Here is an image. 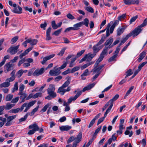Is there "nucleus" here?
Here are the masks:
<instances>
[{"mask_svg": "<svg viewBox=\"0 0 147 147\" xmlns=\"http://www.w3.org/2000/svg\"><path fill=\"white\" fill-rule=\"evenodd\" d=\"M147 63V62L145 61L140 64L138 66V68L141 70L142 67L145 65Z\"/></svg>", "mask_w": 147, "mask_h": 147, "instance_id": "57", "label": "nucleus"}, {"mask_svg": "<svg viewBox=\"0 0 147 147\" xmlns=\"http://www.w3.org/2000/svg\"><path fill=\"white\" fill-rule=\"evenodd\" d=\"M13 97V95L12 94H9L6 96L5 100L6 101H10L11 100Z\"/></svg>", "mask_w": 147, "mask_h": 147, "instance_id": "36", "label": "nucleus"}, {"mask_svg": "<svg viewBox=\"0 0 147 147\" xmlns=\"http://www.w3.org/2000/svg\"><path fill=\"white\" fill-rule=\"evenodd\" d=\"M51 30V28H49L47 30L46 38V39L47 40H49L51 39V37L50 36V34Z\"/></svg>", "mask_w": 147, "mask_h": 147, "instance_id": "23", "label": "nucleus"}, {"mask_svg": "<svg viewBox=\"0 0 147 147\" xmlns=\"http://www.w3.org/2000/svg\"><path fill=\"white\" fill-rule=\"evenodd\" d=\"M62 30V28L59 29L57 31H55L53 34V35H54L55 36L58 35L61 32Z\"/></svg>", "mask_w": 147, "mask_h": 147, "instance_id": "60", "label": "nucleus"}, {"mask_svg": "<svg viewBox=\"0 0 147 147\" xmlns=\"http://www.w3.org/2000/svg\"><path fill=\"white\" fill-rule=\"evenodd\" d=\"M142 30L141 28H135L128 34L130 37L132 36L134 38L138 35Z\"/></svg>", "mask_w": 147, "mask_h": 147, "instance_id": "5", "label": "nucleus"}, {"mask_svg": "<svg viewBox=\"0 0 147 147\" xmlns=\"http://www.w3.org/2000/svg\"><path fill=\"white\" fill-rule=\"evenodd\" d=\"M110 111L108 109L106 110V111L104 114V117L100 118L98 120L97 124V125L100 124L104 121L105 118L107 116V114L109 113Z\"/></svg>", "mask_w": 147, "mask_h": 147, "instance_id": "16", "label": "nucleus"}, {"mask_svg": "<svg viewBox=\"0 0 147 147\" xmlns=\"http://www.w3.org/2000/svg\"><path fill=\"white\" fill-rule=\"evenodd\" d=\"M101 128V126H100L97 129H96L95 131V132L93 134V138L94 139L96 137V136L97 134L98 133V132L100 131Z\"/></svg>", "mask_w": 147, "mask_h": 147, "instance_id": "35", "label": "nucleus"}, {"mask_svg": "<svg viewBox=\"0 0 147 147\" xmlns=\"http://www.w3.org/2000/svg\"><path fill=\"white\" fill-rule=\"evenodd\" d=\"M146 55V52L143 51L139 55V57L138 59V61L139 62H140L142 59L144 58Z\"/></svg>", "mask_w": 147, "mask_h": 147, "instance_id": "24", "label": "nucleus"}, {"mask_svg": "<svg viewBox=\"0 0 147 147\" xmlns=\"http://www.w3.org/2000/svg\"><path fill=\"white\" fill-rule=\"evenodd\" d=\"M96 54L93 53V54H91L89 53L88 54H86V55H87V61H90L95 56Z\"/></svg>", "mask_w": 147, "mask_h": 147, "instance_id": "19", "label": "nucleus"}, {"mask_svg": "<svg viewBox=\"0 0 147 147\" xmlns=\"http://www.w3.org/2000/svg\"><path fill=\"white\" fill-rule=\"evenodd\" d=\"M146 25H147V18L145 19L144 20L143 23L137 28H142L145 26Z\"/></svg>", "mask_w": 147, "mask_h": 147, "instance_id": "33", "label": "nucleus"}, {"mask_svg": "<svg viewBox=\"0 0 147 147\" xmlns=\"http://www.w3.org/2000/svg\"><path fill=\"white\" fill-rule=\"evenodd\" d=\"M20 97L19 96L13 99L11 102L13 103H16L17 102L18 100Z\"/></svg>", "mask_w": 147, "mask_h": 147, "instance_id": "62", "label": "nucleus"}, {"mask_svg": "<svg viewBox=\"0 0 147 147\" xmlns=\"http://www.w3.org/2000/svg\"><path fill=\"white\" fill-rule=\"evenodd\" d=\"M32 47H29L28 49L26 50L24 53L20 54L19 55L20 58L21 59H22L23 57L25 56L28 54V52L32 49Z\"/></svg>", "mask_w": 147, "mask_h": 147, "instance_id": "17", "label": "nucleus"}, {"mask_svg": "<svg viewBox=\"0 0 147 147\" xmlns=\"http://www.w3.org/2000/svg\"><path fill=\"white\" fill-rule=\"evenodd\" d=\"M47 93L49 95L51 96L52 98H54L57 95L56 93L54 91L47 92Z\"/></svg>", "mask_w": 147, "mask_h": 147, "instance_id": "39", "label": "nucleus"}, {"mask_svg": "<svg viewBox=\"0 0 147 147\" xmlns=\"http://www.w3.org/2000/svg\"><path fill=\"white\" fill-rule=\"evenodd\" d=\"M82 93L81 91H78L74 97H70L69 98L67 102L65 101H63V105L65 106V111H68L70 110V107L68 104L71 103L72 101L75 100Z\"/></svg>", "mask_w": 147, "mask_h": 147, "instance_id": "2", "label": "nucleus"}, {"mask_svg": "<svg viewBox=\"0 0 147 147\" xmlns=\"http://www.w3.org/2000/svg\"><path fill=\"white\" fill-rule=\"evenodd\" d=\"M14 65L12 63H11L9 62L6 63L4 66V68L6 69V72L5 73H7L8 72L13 69L14 68Z\"/></svg>", "mask_w": 147, "mask_h": 147, "instance_id": "8", "label": "nucleus"}, {"mask_svg": "<svg viewBox=\"0 0 147 147\" xmlns=\"http://www.w3.org/2000/svg\"><path fill=\"white\" fill-rule=\"evenodd\" d=\"M15 105V104H10V103H7L5 105V109L6 110L10 109L12 107H14Z\"/></svg>", "mask_w": 147, "mask_h": 147, "instance_id": "29", "label": "nucleus"}, {"mask_svg": "<svg viewBox=\"0 0 147 147\" xmlns=\"http://www.w3.org/2000/svg\"><path fill=\"white\" fill-rule=\"evenodd\" d=\"M94 63V62H91L89 63H87L86 64L82 66L81 67V69L82 70H83L84 69L86 68L88 66Z\"/></svg>", "mask_w": 147, "mask_h": 147, "instance_id": "32", "label": "nucleus"}, {"mask_svg": "<svg viewBox=\"0 0 147 147\" xmlns=\"http://www.w3.org/2000/svg\"><path fill=\"white\" fill-rule=\"evenodd\" d=\"M23 73V70H20L16 73V76L18 78L20 77Z\"/></svg>", "mask_w": 147, "mask_h": 147, "instance_id": "41", "label": "nucleus"}, {"mask_svg": "<svg viewBox=\"0 0 147 147\" xmlns=\"http://www.w3.org/2000/svg\"><path fill=\"white\" fill-rule=\"evenodd\" d=\"M17 115H12L8 117H7V120L11 121L15 118Z\"/></svg>", "mask_w": 147, "mask_h": 147, "instance_id": "51", "label": "nucleus"}, {"mask_svg": "<svg viewBox=\"0 0 147 147\" xmlns=\"http://www.w3.org/2000/svg\"><path fill=\"white\" fill-rule=\"evenodd\" d=\"M28 128L29 129L33 128V129L35 131H38L39 129L38 126L35 123H34L33 124L30 125L28 127Z\"/></svg>", "mask_w": 147, "mask_h": 147, "instance_id": "20", "label": "nucleus"}, {"mask_svg": "<svg viewBox=\"0 0 147 147\" xmlns=\"http://www.w3.org/2000/svg\"><path fill=\"white\" fill-rule=\"evenodd\" d=\"M26 61V59L25 58H22L20 60L18 63V66H20V65L23 63L24 62Z\"/></svg>", "mask_w": 147, "mask_h": 147, "instance_id": "56", "label": "nucleus"}, {"mask_svg": "<svg viewBox=\"0 0 147 147\" xmlns=\"http://www.w3.org/2000/svg\"><path fill=\"white\" fill-rule=\"evenodd\" d=\"M83 25L82 22H81L78 23L74 25V28H79V27L82 26Z\"/></svg>", "mask_w": 147, "mask_h": 147, "instance_id": "59", "label": "nucleus"}, {"mask_svg": "<svg viewBox=\"0 0 147 147\" xmlns=\"http://www.w3.org/2000/svg\"><path fill=\"white\" fill-rule=\"evenodd\" d=\"M80 67L76 66L73 68L71 71V73H73L74 72L80 69Z\"/></svg>", "mask_w": 147, "mask_h": 147, "instance_id": "58", "label": "nucleus"}, {"mask_svg": "<svg viewBox=\"0 0 147 147\" xmlns=\"http://www.w3.org/2000/svg\"><path fill=\"white\" fill-rule=\"evenodd\" d=\"M126 16V14H124L121 15L119 16L118 17V20H119V21H121L123 19H125V18Z\"/></svg>", "mask_w": 147, "mask_h": 147, "instance_id": "47", "label": "nucleus"}, {"mask_svg": "<svg viewBox=\"0 0 147 147\" xmlns=\"http://www.w3.org/2000/svg\"><path fill=\"white\" fill-rule=\"evenodd\" d=\"M113 39L112 38H109L104 43V45L105 46L104 47L103 51L107 53L108 51L113 47V44L112 45Z\"/></svg>", "mask_w": 147, "mask_h": 147, "instance_id": "4", "label": "nucleus"}, {"mask_svg": "<svg viewBox=\"0 0 147 147\" xmlns=\"http://www.w3.org/2000/svg\"><path fill=\"white\" fill-rule=\"evenodd\" d=\"M124 31L123 28H118L117 30V35L118 36L120 35Z\"/></svg>", "mask_w": 147, "mask_h": 147, "instance_id": "37", "label": "nucleus"}, {"mask_svg": "<svg viewBox=\"0 0 147 147\" xmlns=\"http://www.w3.org/2000/svg\"><path fill=\"white\" fill-rule=\"evenodd\" d=\"M36 101L34 100L28 103L26 102L24 103L21 106L20 108H19L16 109H12L9 111V112L10 113H17L20 111H22L24 109V107H26L25 109L24 110V112H26L30 108L33 106L35 103Z\"/></svg>", "mask_w": 147, "mask_h": 147, "instance_id": "1", "label": "nucleus"}, {"mask_svg": "<svg viewBox=\"0 0 147 147\" xmlns=\"http://www.w3.org/2000/svg\"><path fill=\"white\" fill-rule=\"evenodd\" d=\"M18 59V57L17 56L15 57L13 59L11 60L9 62L11 63H15L17 61V60Z\"/></svg>", "mask_w": 147, "mask_h": 147, "instance_id": "61", "label": "nucleus"}, {"mask_svg": "<svg viewBox=\"0 0 147 147\" xmlns=\"http://www.w3.org/2000/svg\"><path fill=\"white\" fill-rule=\"evenodd\" d=\"M71 126L69 125L62 126L59 127V129L62 131H68L71 129Z\"/></svg>", "mask_w": 147, "mask_h": 147, "instance_id": "18", "label": "nucleus"}, {"mask_svg": "<svg viewBox=\"0 0 147 147\" xmlns=\"http://www.w3.org/2000/svg\"><path fill=\"white\" fill-rule=\"evenodd\" d=\"M134 86H132L129 88V90L127 91L126 94L124 98H125V97L128 96L129 94L131 91L134 89Z\"/></svg>", "mask_w": 147, "mask_h": 147, "instance_id": "52", "label": "nucleus"}, {"mask_svg": "<svg viewBox=\"0 0 147 147\" xmlns=\"http://www.w3.org/2000/svg\"><path fill=\"white\" fill-rule=\"evenodd\" d=\"M18 94L19 95H20V99H21L20 103L24 102L25 101V99H26L27 98V95L26 93L24 92L18 93Z\"/></svg>", "mask_w": 147, "mask_h": 147, "instance_id": "15", "label": "nucleus"}, {"mask_svg": "<svg viewBox=\"0 0 147 147\" xmlns=\"http://www.w3.org/2000/svg\"><path fill=\"white\" fill-rule=\"evenodd\" d=\"M140 1L139 0H130L129 5L134 4H136V5H138Z\"/></svg>", "mask_w": 147, "mask_h": 147, "instance_id": "46", "label": "nucleus"}, {"mask_svg": "<svg viewBox=\"0 0 147 147\" xmlns=\"http://www.w3.org/2000/svg\"><path fill=\"white\" fill-rule=\"evenodd\" d=\"M98 46H97V44L96 45H94L92 49L94 51V53H97L99 50L100 49L98 47Z\"/></svg>", "mask_w": 147, "mask_h": 147, "instance_id": "38", "label": "nucleus"}, {"mask_svg": "<svg viewBox=\"0 0 147 147\" xmlns=\"http://www.w3.org/2000/svg\"><path fill=\"white\" fill-rule=\"evenodd\" d=\"M28 41L31 45H35L38 42V40L36 39H31L30 38L28 39Z\"/></svg>", "mask_w": 147, "mask_h": 147, "instance_id": "28", "label": "nucleus"}, {"mask_svg": "<svg viewBox=\"0 0 147 147\" xmlns=\"http://www.w3.org/2000/svg\"><path fill=\"white\" fill-rule=\"evenodd\" d=\"M84 9L88 12L93 13L94 12V9L90 6L85 7Z\"/></svg>", "mask_w": 147, "mask_h": 147, "instance_id": "31", "label": "nucleus"}, {"mask_svg": "<svg viewBox=\"0 0 147 147\" xmlns=\"http://www.w3.org/2000/svg\"><path fill=\"white\" fill-rule=\"evenodd\" d=\"M18 82H16L14 86L13 89L12 90V92L14 93V92L16 90H17L18 89Z\"/></svg>", "mask_w": 147, "mask_h": 147, "instance_id": "42", "label": "nucleus"}, {"mask_svg": "<svg viewBox=\"0 0 147 147\" xmlns=\"http://www.w3.org/2000/svg\"><path fill=\"white\" fill-rule=\"evenodd\" d=\"M39 106H37L30 113H28V114L30 116H32L33 115L35 112H36L38 109Z\"/></svg>", "mask_w": 147, "mask_h": 147, "instance_id": "34", "label": "nucleus"}, {"mask_svg": "<svg viewBox=\"0 0 147 147\" xmlns=\"http://www.w3.org/2000/svg\"><path fill=\"white\" fill-rule=\"evenodd\" d=\"M25 86L23 84H20V85L19 87V93H22L23 92V91L24 89Z\"/></svg>", "mask_w": 147, "mask_h": 147, "instance_id": "49", "label": "nucleus"}, {"mask_svg": "<svg viewBox=\"0 0 147 147\" xmlns=\"http://www.w3.org/2000/svg\"><path fill=\"white\" fill-rule=\"evenodd\" d=\"M91 72H93V74H100L101 73L100 70L97 67L94 66V68L92 70Z\"/></svg>", "mask_w": 147, "mask_h": 147, "instance_id": "22", "label": "nucleus"}, {"mask_svg": "<svg viewBox=\"0 0 147 147\" xmlns=\"http://www.w3.org/2000/svg\"><path fill=\"white\" fill-rule=\"evenodd\" d=\"M67 17L69 19L71 20H73L75 18L74 17L71 13H68L67 15Z\"/></svg>", "mask_w": 147, "mask_h": 147, "instance_id": "64", "label": "nucleus"}, {"mask_svg": "<svg viewBox=\"0 0 147 147\" xmlns=\"http://www.w3.org/2000/svg\"><path fill=\"white\" fill-rule=\"evenodd\" d=\"M19 46V45L16 46L11 47L7 50V52L12 55L14 54L17 52Z\"/></svg>", "mask_w": 147, "mask_h": 147, "instance_id": "6", "label": "nucleus"}, {"mask_svg": "<svg viewBox=\"0 0 147 147\" xmlns=\"http://www.w3.org/2000/svg\"><path fill=\"white\" fill-rule=\"evenodd\" d=\"M18 39V36H16L13 38L11 40V44H13L16 42Z\"/></svg>", "mask_w": 147, "mask_h": 147, "instance_id": "43", "label": "nucleus"}, {"mask_svg": "<svg viewBox=\"0 0 147 147\" xmlns=\"http://www.w3.org/2000/svg\"><path fill=\"white\" fill-rule=\"evenodd\" d=\"M67 80L61 86L65 88L67 87L69 84L71 80V77H67Z\"/></svg>", "mask_w": 147, "mask_h": 147, "instance_id": "21", "label": "nucleus"}, {"mask_svg": "<svg viewBox=\"0 0 147 147\" xmlns=\"http://www.w3.org/2000/svg\"><path fill=\"white\" fill-rule=\"evenodd\" d=\"M61 73L60 69L59 68L55 70H51L49 71V74L53 76H56L59 75Z\"/></svg>", "mask_w": 147, "mask_h": 147, "instance_id": "11", "label": "nucleus"}, {"mask_svg": "<svg viewBox=\"0 0 147 147\" xmlns=\"http://www.w3.org/2000/svg\"><path fill=\"white\" fill-rule=\"evenodd\" d=\"M76 138L73 136L71 137L67 141V143L69 144L72 142L74 140H76Z\"/></svg>", "mask_w": 147, "mask_h": 147, "instance_id": "53", "label": "nucleus"}, {"mask_svg": "<svg viewBox=\"0 0 147 147\" xmlns=\"http://www.w3.org/2000/svg\"><path fill=\"white\" fill-rule=\"evenodd\" d=\"M83 22V25H84L86 27H88L89 22V20L88 19L86 18L84 19Z\"/></svg>", "mask_w": 147, "mask_h": 147, "instance_id": "40", "label": "nucleus"}, {"mask_svg": "<svg viewBox=\"0 0 147 147\" xmlns=\"http://www.w3.org/2000/svg\"><path fill=\"white\" fill-rule=\"evenodd\" d=\"M66 49V48H64L62 49L61 51H60V52L57 54L58 55H59L60 56H62L63 54H64V52Z\"/></svg>", "mask_w": 147, "mask_h": 147, "instance_id": "55", "label": "nucleus"}, {"mask_svg": "<svg viewBox=\"0 0 147 147\" xmlns=\"http://www.w3.org/2000/svg\"><path fill=\"white\" fill-rule=\"evenodd\" d=\"M10 84L9 82L6 81L0 84L1 88H6L9 86L10 85Z\"/></svg>", "mask_w": 147, "mask_h": 147, "instance_id": "27", "label": "nucleus"}, {"mask_svg": "<svg viewBox=\"0 0 147 147\" xmlns=\"http://www.w3.org/2000/svg\"><path fill=\"white\" fill-rule=\"evenodd\" d=\"M119 94H117L115 96H114L112 99H111L108 101L110 103L111 105L109 108H108V109L111 111L113 105V102L119 98Z\"/></svg>", "mask_w": 147, "mask_h": 147, "instance_id": "13", "label": "nucleus"}, {"mask_svg": "<svg viewBox=\"0 0 147 147\" xmlns=\"http://www.w3.org/2000/svg\"><path fill=\"white\" fill-rule=\"evenodd\" d=\"M42 94L41 92H38L34 94L33 95V98H36L38 97H41L42 96Z\"/></svg>", "mask_w": 147, "mask_h": 147, "instance_id": "50", "label": "nucleus"}, {"mask_svg": "<svg viewBox=\"0 0 147 147\" xmlns=\"http://www.w3.org/2000/svg\"><path fill=\"white\" fill-rule=\"evenodd\" d=\"M119 22L117 20L111 21L107 25L106 28H115L119 24Z\"/></svg>", "mask_w": 147, "mask_h": 147, "instance_id": "10", "label": "nucleus"}, {"mask_svg": "<svg viewBox=\"0 0 147 147\" xmlns=\"http://www.w3.org/2000/svg\"><path fill=\"white\" fill-rule=\"evenodd\" d=\"M88 72L89 71L88 69H86L84 72L81 75V77H82V78L83 80L85 79V78H83L82 77L83 76H87L88 75Z\"/></svg>", "mask_w": 147, "mask_h": 147, "instance_id": "45", "label": "nucleus"}, {"mask_svg": "<svg viewBox=\"0 0 147 147\" xmlns=\"http://www.w3.org/2000/svg\"><path fill=\"white\" fill-rule=\"evenodd\" d=\"M107 53L102 51V52L100 55L99 58L96 61L94 66L95 67H97L99 63L102 61L103 58L104 57L105 55H107Z\"/></svg>", "mask_w": 147, "mask_h": 147, "instance_id": "7", "label": "nucleus"}, {"mask_svg": "<svg viewBox=\"0 0 147 147\" xmlns=\"http://www.w3.org/2000/svg\"><path fill=\"white\" fill-rule=\"evenodd\" d=\"M95 85V84L94 83H92L88 85L87 86L83 88L82 90V92H84L86 90H90Z\"/></svg>", "mask_w": 147, "mask_h": 147, "instance_id": "25", "label": "nucleus"}, {"mask_svg": "<svg viewBox=\"0 0 147 147\" xmlns=\"http://www.w3.org/2000/svg\"><path fill=\"white\" fill-rule=\"evenodd\" d=\"M82 138V134L81 132L79 133L77 136L76 140L74 142L72 146L71 147H76L77 143H79L81 141Z\"/></svg>", "mask_w": 147, "mask_h": 147, "instance_id": "12", "label": "nucleus"}, {"mask_svg": "<svg viewBox=\"0 0 147 147\" xmlns=\"http://www.w3.org/2000/svg\"><path fill=\"white\" fill-rule=\"evenodd\" d=\"M28 114H26L24 117L23 118H22L19 119L20 122H22L25 121L27 119L28 117Z\"/></svg>", "mask_w": 147, "mask_h": 147, "instance_id": "63", "label": "nucleus"}, {"mask_svg": "<svg viewBox=\"0 0 147 147\" xmlns=\"http://www.w3.org/2000/svg\"><path fill=\"white\" fill-rule=\"evenodd\" d=\"M55 55V54H52L43 57L42 61L41 62V63L42 65H44L47 60L53 58Z\"/></svg>", "mask_w": 147, "mask_h": 147, "instance_id": "14", "label": "nucleus"}, {"mask_svg": "<svg viewBox=\"0 0 147 147\" xmlns=\"http://www.w3.org/2000/svg\"><path fill=\"white\" fill-rule=\"evenodd\" d=\"M55 90V86L54 85L51 84L50 85L49 88L47 89V92H53Z\"/></svg>", "mask_w": 147, "mask_h": 147, "instance_id": "30", "label": "nucleus"}, {"mask_svg": "<svg viewBox=\"0 0 147 147\" xmlns=\"http://www.w3.org/2000/svg\"><path fill=\"white\" fill-rule=\"evenodd\" d=\"M85 51V50H82L80 52L77 53L76 57V58H78L79 57L81 56L84 53Z\"/></svg>", "mask_w": 147, "mask_h": 147, "instance_id": "54", "label": "nucleus"}, {"mask_svg": "<svg viewBox=\"0 0 147 147\" xmlns=\"http://www.w3.org/2000/svg\"><path fill=\"white\" fill-rule=\"evenodd\" d=\"M114 55L111 57L108 60V62H110L115 60V58L117 57V55L114 53Z\"/></svg>", "mask_w": 147, "mask_h": 147, "instance_id": "44", "label": "nucleus"}, {"mask_svg": "<svg viewBox=\"0 0 147 147\" xmlns=\"http://www.w3.org/2000/svg\"><path fill=\"white\" fill-rule=\"evenodd\" d=\"M114 29V28H110V29H109V28H107V29H105L100 31L98 33V34L105 32L106 30V36H105V35H103L100 40L97 44V46H99L104 41L106 37L108 36L109 35L110 33H113Z\"/></svg>", "mask_w": 147, "mask_h": 147, "instance_id": "3", "label": "nucleus"}, {"mask_svg": "<svg viewBox=\"0 0 147 147\" xmlns=\"http://www.w3.org/2000/svg\"><path fill=\"white\" fill-rule=\"evenodd\" d=\"M138 15H137L135 16H134L132 17L130 21H129V23L130 24H131L132 22H134L138 18Z\"/></svg>", "mask_w": 147, "mask_h": 147, "instance_id": "48", "label": "nucleus"}, {"mask_svg": "<svg viewBox=\"0 0 147 147\" xmlns=\"http://www.w3.org/2000/svg\"><path fill=\"white\" fill-rule=\"evenodd\" d=\"M57 92L59 93L61 95H63L65 93V88L61 86L58 89Z\"/></svg>", "mask_w": 147, "mask_h": 147, "instance_id": "26", "label": "nucleus"}, {"mask_svg": "<svg viewBox=\"0 0 147 147\" xmlns=\"http://www.w3.org/2000/svg\"><path fill=\"white\" fill-rule=\"evenodd\" d=\"M45 71V68L42 67L40 69H36L33 73L32 75L33 76H38L42 74Z\"/></svg>", "mask_w": 147, "mask_h": 147, "instance_id": "9", "label": "nucleus"}]
</instances>
